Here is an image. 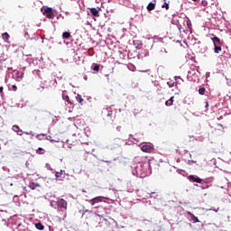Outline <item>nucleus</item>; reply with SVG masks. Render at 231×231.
I'll list each match as a JSON object with an SVG mask.
<instances>
[{"instance_id":"4468645a","label":"nucleus","mask_w":231,"mask_h":231,"mask_svg":"<svg viewBox=\"0 0 231 231\" xmlns=\"http://www.w3.org/2000/svg\"><path fill=\"white\" fill-rule=\"evenodd\" d=\"M187 214L189 216L190 221H193V223H199L198 217L194 216L190 211H188Z\"/></svg>"},{"instance_id":"a18cd8bd","label":"nucleus","mask_w":231,"mask_h":231,"mask_svg":"<svg viewBox=\"0 0 231 231\" xmlns=\"http://www.w3.org/2000/svg\"><path fill=\"white\" fill-rule=\"evenodd\" d=\"M3 87H0V93H1V97H3Z\"/></svg>"},{"instance_id":"09e8293b","label":"nucleus","mask_w":231,"mask_h":231,"mask_svg":"<svg viewBox=\"0 0 231 231\" xmlns=\"http://www.w3.org/2000/svg\"><path fill=\"white\" fill-rule=\"evenodd\" d=\"M3 171H9L6 166L2 167Z\"/></svg>"},{"instance_id":"72a5a7b5","label":"nucleus","mask_w":231,"mask_h":231,"mask_svg":"<svg viewBox=\"0 0 231 231\" xmlns=\"http://www.w3.org/2000/svg\"><path fill=\"white\" fill-rule=\"evenodd\" d=\"M168 86H169V88H174V82L169 81Z\"/></svg>"},{"instance_id":"9b49d317","label":"nucleus","mask_w":231,"mask_h":231,"mask_svg":"<svg viewBox=\"0 0 231 231\" xmlns=\"http://www.w3.org/2000/svg\"><path fill=\"white\" fill-rule=\"evenodd\" d=\"M141 151H143V152H152L154 148L151 144H143L141 146Z\"/></svg>"},{"instance_id":"bb28decb","label":"nucleus","mask_w":231,"mask_h":231,"mask_svg":"<svg viewBox=\"0 0 231 231\" xmlns=\"http://www.w3.org/2000/svg\"><path fill=\"white\" fill-rule=\"evenodd\" d=\"M12 180H23V174H16L14 177H12Z\"/></svg>"},{"instance_id":"ddd939ff","label":"nucleus","mask_w":231,"mask_h":231,"mask_svg":"<svg viewBox=\"0 0 231 231\" xmlns=\"http://www.w3.org/2000/svg\"><path fill=\"white\" fill-rule=\"evenodd\" d=\"M12 129H13V131H14V133H17V134H19V136H23V133H24V132H23L21 127H19V125H13Z\"/></svg>"},{"instance_id":"49530a36","label":"nucleus","mask_w":231,"mask_h":231,"mask_svg":"<svg viewBox=\"0 0 231 231\" xmlns=\"http://www.w3.org/2000/svg\"><path fill=\"white\" fill-rule=\"evenodd\" d=\"M178 79H180V80L183 81L182 79H180V77L176 76V77H175V80H178Z\"/></svg>"},{"instance_id":"864d4df0","label":"nucleus","mask_w":231,"mask_h":231,"mask_svg":"<svg viewBox=\"0 0 231 231\" xmlns=\"http://www.w3.org/2000/svg\"><path fill=\"white\" fill-rule=\"evenodd\" d=\"M49 230H50V231H53V229L51 228V226H49Z\"/></svg>"},{"instance_id":"a878e982","label":"nucleus","mask_w":231,"mask_h":231,"mask_svg":"<svg viewBox=\"0 0 231 231\" xmlns=\"http://www.w3.org/2000/svg\"><path fill=\"white\" fill-rule=\"evenodd\" d=\"M205 93H207V89L205 88L202 87L199 88V95H205Z\"/></svg>"},{"instance_id":"5701e85b","label":"nucleus","mask_w":231,"mask_h":231,"mask_svg":"<svg viewBox=\"0 0 231 231\" xmlns=\"http://www.w3.org/2000/svg\"><path fill=\"white\" fill-rule=\"evenodd\" d=\"M32 75H34V77H39V79H41V70L39 69L32 70Z\"/></svg>"},{"instance_id":"58836bf2","label":"nucleus","mask_w":231,"mask_h":231,"mask_svg":"<svg viewBox=\"0 0 231 231\" xmlns=\"http://www.w3.org/2000/svg\"><path fill=\"white\" fill-rule=\"evenodd\" d=\"M12 89H13V91H17V86L13 85V86H12Z\"/></svg>"},{"instance_id":"0eeeda50","label":"nucleus","mask_w":231,"mask_h":231,"mask_svg":"<svg viewBox=\"0 0 231 231\" xmlns=\"http://www.w3.org/2000/svg\"><path fill=\"white\" fill-rule=\"evenodd\" d=\"M103 116L106 117V120H111V117L113 116V109L111 106H108L106 108H104L102 111Z\"/></svg>"},{"instance_id":"f8f14e48","label":"nucleus","mask_w":231,"mask_h":231,"mask_svg":"<svg viewBox=\"0 0 231 231\" xmlns=\"http://www.w3.org/2000/svg\"><path fill=\"white\" fill-rule=\"evenodd\" d=\"M145 57H149V50L141 49L139 53H138V59H143Z\"/></svg>"},{"instance_id":"412c9836","label":"nucleus","mask_w":231,"mask_h":231,"mask_svg":"<svg viewBox=\"0 0 231 231\" xmlns=\"http://www.w3.org/2000/svg\"><path fill=\"white\" fill-rule=\"evenodd\" d=\"M69 37H71V32H64L62 33V38H63V39H69Z\"/></svg>"},{"instance_id":"7c9ffc66","label":"nucleus","mask_w":231,"mask_h":231,"mask_svg":"<svg viewBox=\"0 0 231 231\" xmlns=\"http://www.w3.org/2000/svg\"><path fill=\"white\" fill-rule=\"evenodd\" d=\"M134 46H135V48H139L140 47V42L138 41H134Z\"/></svg>"},{"instance_id":"c85d7f7f","label":"nucleus","mask_w":231,"mask_h":231,"mask_svg":"<svg viewBox=\"0 0 231 231\" xmlns=\"http://www.w3.org/2000/svg\"><path fill=\"white\" fill-rule=\"evenodd\" d=\"M45 140H49V142H51V143H55V142H57V141L51 139V135L46 136Z\"/></svg>"},{"instance_id":"5fc2aeb1","label":"nucleus","mask_w":231,"mask_h":231,"mask_svg":"<svg viewBox=\"0 0 231 231\" xmlns=\"http://www.w3.org/2000/svg\"><path fill=\"white\" fill-rule=\"evenodd\" d=\"M119 53L122 55L123 54L122 51H119Z\"/></svg>"},{"instance_id":"473e14b6","label":"nucleus","mask_w":231,"mask_h":231,"mask_svg":"<svg viewBox=\"0 0 231 231\" xmlns=\"http://www.w3.org/2000/svg\"><path fill=\"white\" fill-rule=\"evenodd\" d=\"M65 101L68 102V104H70L71 105V101L69 100V96H66L65 98H64Z\"/></svg>"},{"instance_id":"ea45409f","label":"nucleus","mask_w":231,"mask_h":231,"mask_svg":"<svg viewBox=\"0 0 231 231\" xmlns=\"http://www.w3.org/2000/svg\"><path fill=\"white\" fill-rule=\"evenodd\" d=\"M38 91H44V87H40L39 88H38Z\"/></svg>"},{"instance_id":"39448f33","label":"nucleus","mask_w":231,"mask_h":231,"mask_svg":"<svg viewBox=\"0 0 231 231\" xmlns=\"http://www.w3.org/2000/svg\"><path fill=\"white\" fill-rule=\"evenodd\" d=\"M211 40L214 44V52L219 53L221 51V46H223L221 40L217 36H214L213 38H211Z\"/></svg>"},{"instance_id":"603ef678","label":"nucleus","mask_w":231,"mask_h":231,"mask_svg":"<svg viewBox=\"0 0 231 231\" xmlns=\"http://www.w3.org/2000/svg\"><path fill=\"white\" fill-rule=\"evenodd\" d=\"M9 185H10V187H14V183H12V182L9 183Z\"/></svg>"},{"instance_id":"8fccbe9b","label":"nucleus","mask_w":231,"mask_h":231,"mask_svg":"<svg viewBox=\"0 0 231 231\" xmlns=\"http://www.w3.org/2000/svg\"><path fill=\"white\" fill-rule=\"evenodd\" d=\"M161 51H163L164 53H167V50L162 49Z\"/></svg>"},{"instance_id":"20e7f679","label":"nucleus","mask_w":231,"mask_h":231,"mask_svg":"<svg viewBox=\"0 0 231 231\" xmlns=\"http://www.w3.org/2000/svg\"><path fill=\"white\" fill-rule=\"evenodd\" d=\"M104 199H106L105 197L99 196V197H96V198H93V199L88 200V202L92 207H94V208H100V206L98 205V203H106V201Z\"/></svg>"},{"instance_id":"423d86ee","label":"nucleus","mask_w":231,"mask_h":231,"mask_svg":"<svg viewBox=\"0 0 231 231\" xmlns=\"http://www.w3.org/2000/svg\"><path fill=\"white\" fill-rule=\"evenodd\" d=\"M42 12L47 19H53L55 17V11L51 7H47L45 9L42 8Z\"/></svg>"},{"instance_id":"f03ea898","label":"nucleus","mask_w":231,"mask_h":231,"mask_svg":"<svg viewBox=\"0 0 231 231\" xmlns=\"http://www.w3.org/2000/svg\"><path fill=\"white\" fill-rule=\"evenodd\" d=\"M149 167L150 165L148 162H138L132 171V174L134 176H137V178H145V176H149V174H151Z\"/></svg>"},{"instance_id":"7ed1b4c3","label":"nucleus","mask_w":231,"mask_h":231,"mask_svg":"<svg viewBox=\"0 0 231 231\" xmlns=\"http://www.w3.org/2000/svg\"><path fill=\"white\" fill-rule=\"evenodd\" d=\"M51 207L52 208H60V210H68V201L64 199L58 198L57 200H51Z\"/></svg>"},{"instance_id":"a211bd4d","label":"nucleus","mask_w":231,"mask_h":231,"mask_svg":"<svg viewBox=\"0 0 231 231\" xmlns=\"http://www.w3.org/2000/svg\"><path fill=\"white\" fill-rule=\"evenodd\" d=\"M62 174H66V171L60 170V171H55V177L57 179L62 178Z\"/></svg>"},{"instance_id":"3c124183","label":"nucleus","mask_w":231,"mask_h":231,"mask_svg":"<svg viewBox=\"0 0 231 231\" xmlns=\"http://www.w3.org/2000/svg\"><path fill=\"white\" fill-rule=\"evenodd\" d=\"M206 75H207V77H209L210 76V72H208Z\"/></svg>"},{"instance_id":"37998d69","label":"nucleus","mask_w":231,"mask_h":231,"mask_svg":"<svg viewBox=\"0 0 231 231\" xmlns=\"http://www.w3.org/2000/svg\"><path fill=\"white\" fill-rule=\"evenodd\" d=\"M208 210H214V212H218L219 211V208H217V209L209 208Z\"/></svg>"},{"instance_id":"2f4dec72","label":"nucleus","mask_w":231,"mask_h":231,"mask_svg":"<svg viewBox=\"0 0 231 231\" xmlns=\"http://www.w3.org/2000/svg\"><path fill=\"white\" fill-rule=\"evenodd\" d=\"M24 134H28V135H31V136H35V134H33L32 131H30V132H23Z\"/></svg>"},{"instance_id":"a19ab883","label":"nucleus","mask_w":231,"mask_h":231,"mask_svg":"<svg viewBox=\"0 0 231 231\" xmlns=\"http://www.w3.org/2000/svg\"><path fill=\"white\" fill-rule=\"evenodd\" d=\"M205 107H206V109H208V101L205 102Z\"/></svg>"},{"instance_id":"b1692460","label":"nucleus","mask_w":231,"mask_h":231,"mask_svg":"<svg viewBox=\"0 0 231 231\" xmlns=\"http://www.w3.org/2000/svg\"><path fill=\"white\" fill-rule=\"evenodd\" d=\"M2 39H4V41H8L10 39V34H8V32H4L2 34Z\"/></svg>"},{"instance_id":"e433bc0d","label":"nucleus","mask_w":231,"mask_h":231,"mask_svg":"<svg viewBox=\"0 0 231 231\" xmlns=\"http://www.w3.org/2000/svg\"><path fill=\"white\" fill-rule=\"evenodd\" d=\"M201 189H202L203 190H205V189H208V185L204 184V185L201 186Z\"/></svg>"},{"instance_id":"1a4fd4ad","label":"nucleus","mask_w":231,"mask_h":231,"mask_svg":"<svg viewBox=\"0 0 231 231\" xmlns=\"http://www.w3.org/2000/svg\"><path fill=\"white\" fill-rule=\"evenodd\" d=\"M89 12L88 14L91 15L92 17H100V8H95V7H91L89 8Z\"/></svg>"},{"instance_id":"de8ad7c7","label":"nucleus","mask_w":231,"mask_h":231,"mask_svg":"<svg viewBox=\"0 0 231 231\" xmlns=\"http://www.w3.org/2000/svg\"><path fill=\"white\" fill-rule=\"evenodd\" d=\"M85 152H87L88 154H89V152H93V150H92V151L85 150Z\"/></svg>"},{"instance_id":"c03bdc74","label":"nucleus","mask_w":231,"mask_h":231,"mask_svg":"<svg viewBox=\"0 0 231 231\" xmlns=\"http://www.w3.org/2000/svg\"><path fill=\"white\" fill-rule=\"evenodd\" d=\"M52 86H54V87L57 86V80L56 79L53 80Z\"/></svg>"},{"instance_id":"4c0bfd02","label":"nucleus","mask_w":231,"mask_h":231,"mask_svg":"<svg viewBox=\"0 0 231 231\" xmlns=\"http://www.w3.org/2000/svg\"><path fill=\"white\" fill-rule=\"evenodd\" d=\"M24 37H25V39H30V34H28V32H24Z\"/></svg>"},{"instance_id":"f257e3e1","label":"nucleus","mask_w":231,"mask_h":231,"mask_svg":"<svg viewBox=\"0 0 231 231\" xmlns=\"http://www.w3.org/2000/svg\"><path fill=\"white\" fill-rule=\"evenodd\" d=\"M171 23L177 26L180 32H181L182 26H186V28L189 30H192V23H190V19H189L187 14L183 13L174 14Z\"/></svg>"},{"instance_id":"f704fd0d","label":"nucleus","mask_w":231,"mask_h":231,"mask_svg":"<svg viewBox=\"0 0 231 231\" xmlns=\"http://www.w3.org/2000/svg\"><path fill=\"white\" fill-rule=\"evenodd\" d=\"M194 163H196V162H194L193 160L188 161V165H194Z\"/></svg>"},{"instance_id":"6ab92c4d","label":"nucleus","mask_w":231,"mask_h":231,"mask_svg":"<svg viewBox=\"0 0 231 231\" xmlns=\"http://www.w3.org/2000/svg\"><path fill=\"white\" fill-rule=\"evenodd\" d=\"M155 7H156V5H154L153 3H150L147 5V10H148V12H152V10H154Z\"/></svg>"},{"instance_id":"f3484780","label":"nucleus","mask_w":231,"mask_h":231,"mask_svg":"<svg viewBox=\"0 0 231 231\" xmlns=\"http://www.w3.org/2000/svg\"><path fill=\"white\" fill-rule=\"evenodd\" d=\"M17 230L18 231H29L28 227H26V226H24L23 224H19L17 226Z\"/></svg>"},{"instance_id":"79ce46f5","label":"nucleus","mask_w":231,"mask_h":231,"mask_svg":"<svg viewBox=\"0 0 231 231\" xmlns=\"http://www.w3.org/2000/svg\"><path fill=\"white\" fill-rule=\"evenodd\" d=\"M46 167H47V169H48L49 171H52V170H51V166H50V164L47 163V164H46Z\"/></svg>"},{"instance_id":"9d476101","label":"nucleus","mask_w":231,"mask_h":231,"mask_svg":"<svg viewBox=\"0 0 231 231\" xmlns=\"http://www.w3.org/2000/svg\"><path fill=\"white\" fill-rule=\"evenodd\" d=\"M188 180H189V181H191V183L203 184V180L201 178L198 177V175H189V176H188Z\"/></svg>"},{"instance_id":"6e6d98bb","label":"nucleus","mask_w":231,"mask_h":231,"mask_svg":"<svg viewBox=\"0 0 231 231\" xmlns=\"http://www.w3.org/2000/svg\"><path fill=\"white\" fill-rule=\"evenodd\" d=\"M192 1H198V0H192Z\"/></svg>"},{"instance_id":"6e6552de","label":"nucleus","mask_w":231,"mask_h":231,"mask_svg":"<svg viewBox=\"0 0 231 231\" xmlns=\"http://www.w3.org/2000/svg\"><path fill=\"white\" fill-rule=\"evenodd\" d=\"M23 75L24 73H23V71L14 70L13 73V79H14L16 82H21V80H23Z\"/></svg>"},{"instance_id":"393cba45","label":"nucleus","mask_w":231,"mask_h":231,"mask_svg":"<svg viewBox=\"0 0 231 231\" xmlns=\"http://www.w3.org/2000/svg\"><path fill=\"white\" fill-rule=\"evenodd\" d=\"M76 100H78L79 104H82V102H84V99L82 98V96H80V94L77 95Z\"/></svg>"},{"instance_id":"cd10ccee","label":"nucleus","mask_w":231,"mask_h":231,"mask_svg":"<svg viewBox=\"0 0 231 231\" xmlns=\"http://www.w3.org/2000/svg\"><path fill=\"white\" fill-rule=\"evenodd\" d=\"M44 136H46V134H40L36 135V138H38V140H44Z\"/></svg>"},{"instance_id":"2eb2a0df","label":"nucleus","mask_w":231,"mask_h":231,"mask_svg":"<svg viewBox=\"0 0 231 231\" xmlns=\"http://www.w3.org/2000/svg\"><path fill=\"white\" fill-rule=\"evenodd\" d=\"M172 104H174V97H171L170 99H168L165 102V106H167V107H171V106H172Z\"/></svg>"},{"instance_id":"4be33fe9","label":"nucleus","mask_w":231,"mask_h":231,"mask_svg":"<svg viewBox=\"0 0 231 231\" xmlns=\"http://www.w3.org/2000/svg\"><path fill=\"white\" fill-rule=\"evenodd\" d=\"M92 69H93V71H99L100 65H98L97 63L92 64Z\"/></svg>"},{"instance_id":"c9c22d12","label":"nucleus","mask_w":231,"mask_h":231,"mask_svg":"<svg viewBox=\"0 0 231 231\" xmlns=\"http://www.w3.org/2000/svg\"><path fill=\"white\" fill-rule=\"evenodd\" d=\"M162 8H166V10H169V4L165 3V4L162 5Z\"/></svg>"},{"instance_id":"c756f323","label":"nucleus","mask_w":231,"mask_h":231,"mask_svg":"<svg viewBox=\"0 0 231 231\" xmlns=\"http://www.w3.org/2000/svg\"><path fill=\"white\" fill-rule=\"evenodd\" d=\"M42 151H44V150H43L42 148L39 147V148L37 149L36 152H37L38 154H44V152H43Z\"/></svg>"},{"instance_id":"dca6fc26","label":"nucleus","mask_w":231,"mask_h":231,"mask_svg":"<svg viewBox=\"0 0 231 231\" xmlns=\"http://www.w3.org/2000/svg\"><path fill=\"white\" fill-rule=\"evenodd\" d=\"M37 187H41V185H39V183H37V182L29 183V188H31L32 190H35V189H37Z\"/></svg>"},{"instance_id":"aec40b11","label":"nucleus","mask_w":231,"mask_h":231,"mask_svg":"<svg viewBox=\"0 0 231 231\" xmlns=\"http://www.w3.org/2000/svg\"><path fill=\"white\" fill-rule=\"evenodd\" d=\"M35 227L37 228V230H44V225H42V223L41 222L36 223Z\"/></svg>"}]
</instances>
